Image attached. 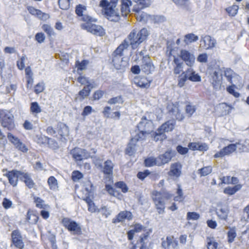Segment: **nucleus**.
I'll return each instance as SVG.
<instances>
[{"label":"nucleus","mask_w":249,"mask_h":249,"mask_svg":"<svg viewBox=\"0 0 249 249\" xmlns=\"http://www.w3.org/2000/svg\"><path fill=\"white\" fill-rule=\"evenodd\" d=\"M71 154L76 161H81L90 157V153L86 149L75 147L71 151Z\"/></svg>","instance_id":"nucleus-10"},{"label":"nucleus","mask_w":249,"mask_h":249,"mask_svg":"<svg viewBox=\"0 0 249 249\" xmlns=\"http://www.w3.org/2000/svg\"><path fill=\"white\" fill-rule=\"evenodd\" d=\"M62 224L69 231L73 232V234L77 235L82 234V231L80 224L75 221L68 217L63 218Z\"/></svg>","instance_id":"nucleus-8"},{"label":"nucleus","mask_w":249,"mask_h":249,"mask_svg":"<svg viewBox=\"0 0 249 249\" xmlns=\"http://www.w3.org/2000/svg\"><path fill=\"white\" fill-rule=\"evenodd\" d=\"M172 1L177 5L184 8H188L190 5L189 0H172Z\"/></svg>","instance_id":"nucleus-42"},{"label":"nucleus","mask_w":249,"mask_h":249,"mask_svg":"<svg viewBox=\"0 0 249 249\" xmlns=\"http://www.w3.org/2000/svg\"><path fill=\"white\" fill-rule=\"evenodd\" d=\"M141 70L146 74L152 73L155 70V67L148 55H145L142 59Z\"/></svg>","instance_id":"nucleus-12"},{"label":"nucleus","mask_w":249,"mask_h":249,"mask_svg":"<svg viewBox=\"0 0 249 249\" xmlns=\"http://www.w3.org/2000/svg\"><path fill=\"white\" fill-rule=\"evenodd\" d=\"M215 213L220 219L226 220L228 216L229 210L227 207H222L220 209H217Z\"/></svg>","instance_id":"nucleus-28"},{"label":"nucleus","mask_w":249,"mask_h":249,"mask_svg":"<svg viewBox=\"0 0 249 249\" xmlns=\"http://www.w3.org/2000/svg\"><path fill=\"white\" fill-rule=\"evenodd\" d=\"M39 219L38 216L36 214V212L32 210H28L26 220L31 224H36Z\"/></svg>","instance_id":"nucleus-31"},{"label":"nucleus","mask_w":249,"mask_h":249,"mask_svg":"<svg viewBox=\"0 0 249 249\" xmlns=\"http://www.w3.org/2000/svg\"><path fill=\"white\" fill-rule=\"evenodd\" d=\"M124 101L122 96H118L115 97L110 98L107 102L109 104H122Z\"/></svg>","instance_id":"nucleus-48"},{"label":"nucleus","mask_w":249,"mask_h":249,"mask_svg":"<svg viewBox=\"0 0 249 249\" xmlns=\"http://www.w3.org/2000/svg\"><path fill=\"white\" fill-rule=\"evenodd\" d=\"M185 73L186 76H187V78L189 80L192 82L201 81V76L198 73H196L192 68H188L185 71Z\"/></svg>","instance_id":"nucleus-25"},{"label":"nucleus","mask_w":249,"mask_h":249,"mask_svg":"<svg viewBox=\"0 0 249 249\" xmlns=\"http://www.w3.org/2000/svg\"><path fill=\"white\" fill-rule=\"evenodd\" d=\"M201 45L204 49H211L214 48L216 43L215 39L213 38L210 36H205L202 37L200 40Z\"/></svg>","instance_id":"nucleus-22"},{"label":"nucleus","mask_w":249,"mask_h":249,"mask_svg":"<svg viewBox=\"0 0 249 249\" xmlns=\"http://www.w3.org/2000/svg\"><path fill=\"white\" fill-rule=\"evenodd\" d=\"M152 197L158 213L159 214L164 213L165 201L171 198L172 195L167 192L155 191L152 193Z\"/></svg>","instance_id":"nucleus-4"},{"label":"nucleus","mask_w":249,"mask_h":249,"mask_svg":"<svg viewBox=\"0 0 249 249\" xmlns=\"http://www.w3.org/2000/svg\"><path fill=\"white\" fill-rule=\"evenodd\" d=\"M69 0H58V4L59 8L62 10H67L70 8Z\"/></svg>","instance_id":"nucleus-43"},{"label":"nucleus","mask_w":249,"mask_h":249,"mask_svg":"<svg viewBox=\"0 0 249 249\" xmlns=\"http://www.w3.org/2000/svg\"><path fill=\"white\" fill-rule=\"evenodd\" d=\"M7 138L9 141L12 143L15 147L21 142L18 137H15L11 133H8Z\"/></svg>","instance_id":"nucleus-46"},{"label":"nucleus","mask_w":249,"mask_h":249,"mask_svg":"<svg viewBox=\"0 0 249 249\" xmlns=\"http://www.w3.org/2000/svg\"><path fill=\"white\" fill-rule=\"evenodd\" d=\"M137 127L139 132L134 136V139L143 140L146 134H152L154 132L153 122L151 119L147 118L146 116L142 117L137 125Z\"/></svg>","instance_id":"nucleus-3"},{"label":"nucleus","mask_w":249,"mask_h":249,"mask_svg":"<svg viewBox=\"0 0 249 249\" xmlns=\"http://www.w3.org/2000/svg\"><path fill=\"white\" fill-rule=\"evenodd\" d=\"M89 62L88 60H83L81 62L79 61L76 62V66L78 70H84L86 69V66L88 65Z\"/></svg>","instance_id":"nucleus-50"},{"label":"nucleus","mask_w":249,"mask_h":249,"mask_svg":"<svg viewBox=\"0 0 249 249\" xmlns=\"http://www.w3.org/2000/svg\"><path fill=\"white\" fill-rule=\"evenodd\" d=\"M133 218V215L131 212L128 211H121L116 216L112 219L113 223H117L122 222L125 220L130 221Z\"/></svg>","instance_id":"nucleus-17"},{"label":"nucleus","mask_w":249,"mask_h":249,"mask_svg":"<svg viewBox=\"0 0 249 249\" xmlns=\"http://www.w3.org/2000/svg\"><path fill=\"white\" fill-rule=\"evenodd\" d=\"M142 9L141 8V6H134L133 11L136 12L135 15L137 20L146 23L150 18V16L146 13L141 12Z\"/></svg>","instance_id":"nucleus-23"},{"label":"nucleus","mask_w":249,"mask_h":249,"mask_svg":"<svg viewBox=\"0 0 249 249\" xmlns=\"http://www.w3.org/2000/svg\"><path fill=\"white\" fill-rule=\"evenodd\" d=\"M82 28L95 36H103L106 34L105 30L100 25L91 23H86L82 24Z\"/></svg>","instance_id":"nucleus-9"},{"label":"nucleus","mask_w":249,"mask_h":249,"mask_svg":"<svg viewBox=\"0 0 249 249\" xmlns=\"http://www.w3.org/2000/svg\"><path fill=\"white\" fill-rule=\"evenodd\" d=\"M176 149L178 152L181 155H185L187 154L189 150L188 148L183 147L181 145H178Z\"/></svg>","instance_id":"nucleus-62"},{"label":"nucleus","mask_w":249,"mask_h":249,"mask_svg":"<svg viewBox=\"0 0 249 249\" xmlns=\"http://www.w3.org/2000/svg\"><path fill=\"white\" fill-rule=\"evenodd\" d=\"M219 108L221 109V114L222 115H226L231 113V111L234 109V107L230 105H228L226 103L219 104Z\"/></svg>","instance_id":"nucleus-32"},{"label":"nucleus","mask_w":249,"mask_h":249,"mask_svg":"<svg viewBox=\"0 0 249 249\" xmlns=\"http://www.w3.org/2000/svg\"><path fill=\"white\" fill-rule=\"evenodd\" d=\"M21 179H23V181L29 188L31 189L34 187L35 183L29 174L22 172Z\"/></svg>","instance_id":"nucleus-34"},{"label":"nucleus","mask_w":249,"mask_h":249,"mask_svg":"<svg viewBox=\"0 0 249 249\" xmlns=\"http://www.w3.org/2000/svg\"><path fill=\"white\" fill-rule=\"evenodd\" d=\"M161 246L164 249H178V243L173 236H168L165 240L162 241Z\"/></svg>","instance_id":"nucleus-18"},{"label":"nucleus","mask_w":249,"mask_h":249,"mask_svg":"<svg viewBox=\"0 0 249 249\" xmlns=\"http://www.w3.org/2000/svg\"><path fill=\"white\" fill-rule=\"evenodd\" d=\"M85 190L89 194H91L93 193L94 190V187L90 180L87 181L85 183Z\"/></svg>","instance_id":"nucleus-52"},{"label":"nucleus","mask_w":249,"mask_h":249,"mask_svg":"<svg viewBox=\"0 0 249 249\" xmlns=\"http://www.w3.org/2000/svg\"><path fill=\"white\" fill-rule=\"evenodd\" d=\"M176 155V151L172 149H168L163 154L160 155L158 157L159 160L158 166H161L168 163Z\"/></svg>","instance_id":"nucleus-13"},{"label":"nucleus","mask_w":249,"mask_h":249,"mask_svg":"<svg viewBox=\"0 0 249 249\" xmlns=\"http://www.w3.org/2000/svg\"><path fill=\"white\" fill-rule=\"evenodd\" d=\"M237 144H230L222 148L219 152L215 153L213 157L215 158H222L226 155H230L236 150Z\"/></svg>","instance_id":"nucleus-20"},{"label":"nucleus","mask_w":249,"mask_h":249,"mask_svg":"<svg viewBox=\"0 0 249 249\" xmlns=\"http://www.w3.org/2000/svg\"><path fill=\"white\" fill-rule=\"evenodd\" d=\"M47 144H48L49 147L53 149H57L58 148V145L57 142L55 140L50 138L48 137V141L47 142Z\"/></svg>","instance_id":"nucleus-54"},{"label":"nucleus","mask_w":249,"mask_h":249,"mask_svg":"<svg viewBox=\"0 0 249 249\" xmlns=\"http://www.w3.org/2000/svg\"><path fill=\"white\" fill-rule=\"evenodd\" d=\"M198 39V36L195 35L194 34L190 33L184 36L183 41L185 44L188 45L192 42L196 41Z\"/></svg>","instance_id":"nucleus-36"},{"label":"nucleus","mask_w":249,"mask_h":249,"mask_svg":"<svg viewBox=\"0 0 249 249\" xmlns=\"http://www.w3.org/2000/svg\"><path fill=\"white\" fill-rule=\"evenodd\" d=\"M119 0H101L99 6L102 8L105 17L109 20L118 22L120 19L118 9L116 8Z\"/></svg>","instance_id":"nucleus-1"},{"label":"nucleus","mask_w":249,"mask_h":249,"mask_svg":"<svg viewBox=\"0 0 249 249\" xmlns=\"http://www.w3.org/2000/svg\"><path fill=\"white\" fill-rule=\"evenodd\" d=\"M169 114L178 121H181L184 118L183 114L180 112L178 104H172L168 106Z\"/></svg>","instance_id":"nucleus-21"},{"label":"nucleus","mask_w":249,"mask_h":249,"mask_svg":"<svg viewBox=\"0 0 249 249\" xmlns=\"http://www.w3.org/2000/svg\"><path fill=\"white\" fill-rule=\"evenodd\" d=\"M47 182L51 190L55 191L58 188L57 180L53 176L50 177Z\"/></svg>","instance_id":"nucleus-37"},{"label":"nucleus","mask_w":249,"mask_h":249,"mask_svg":"<svg viewBox=\"0 0 249 249\" xmlns=\"http://www.w3.org/2000/svg\"><path fill=\"white\" fill-rule=\"evenodd\" d=\"M149 33L145 28H143L140 31L133 30L128 35L127 38L123 42L126 41L128 47L130 45L133 49L137 48L140 44L146 39Z\"/></svg>","instance_id":"nucleus-2"},{"label":"nucleus","mask_w":249,"mask_h":249,"mask_svg":"<svg viewBox=\"0 0 249 249\" xmlns=\"http://www.w3.org/2000/svg\"><path fill=\"white\" fill-rule=\"evenodd\" d=\"M104 210H107V208L105 206L102 207L100 209H98L93 202L88 205V211L91 213H95L96 212L99 213Z\"/></svg>","instance_id":"nucleus-47"},{"label":"nucleus","mask_w":249,"mask_h":249,"mask_svg":"<svg viewBox=\"0 0 249 249\" xmlns=\"http://www.w3.org/2000/svg\"><path fill=\"white\" fill-rule=\"evenodd\" d=\"M22 174L21 171L13 170L6 173L5 176L8 178L10 184L15 187L18 184V178H21Z\"/></svg>","instance_id":"nucleus-14"},{"label":"nucleus","mask_w":249,"mask_h":249,"mask_svg":"<svg viewBox=\"0 0 249 249\" xmlns=\"http://www.w3.org/2000/svg\"><path fill=\"white\" fill-rule=\"evenodd\" d=\"M151 80H148L147 78L143 77L134 79L135 83L140 88H148L150 87Z\"/></svg>","instance_id":"nucleus-27"},{"label":"nucleus","mask_w":249,"mask_h":249,"mask_svg":"<svg viewBox=\"0 0 249 249\" xmlns=\"http://www.w3.org/2000/svg\"><path fill=\"white\" fill-rule=\"evenodd\" d=\"M92 110L93 109L92 107L90 106H87L84 108L82 112V115L83 116H88L91 113Z\"/></svg>","instance_id":"nucleus-61"},{"label":"nucleus","mask_w":249,"mask_h":249,"mask_svg":"<svg viewBox=\"0 0 249 249\" xmlns=\"http://www.w3.org/2000/svg\"><path fill=\"white\" fill-rule=\"evenodd\" d=\"M210 82L215 89H220L222 80V71L220 69L214 71L211 74Z\"/></svg>","instance_id":"nucleus-11"},{"label":"nucleus","mask_w":249,"mask_h":249,"mask_svg":"<svg viewBox=\"0 0 249 249\" xmlns=\"http://www.w3.org/2000/svg\"><path fill=\"white\" fill-rule=\"evenodd\" d=\"M127 48L128 43L126 41L122 42L112 54V62L114 67L117 70L121 69L126 65V62L123 60L122 56L124 55L123 52L127 50Z\"/></svg>","instance_id":"nucleus-5"},{"label":"nucleus","mask_w":249,"mask_h":249,"mask_svg":"<svg viewBox=\"0 0 249 249\" xmlns=\"http://www.w3.org/2000/svg\"><path fill=\"white\" fill-rule=\"evenodd\" d=\"M235 86L232 84L231 86L227 88V90L229 93L233 95L234 97H238L240 95V94L238 92L235 91Z\"/></svg>","instance_id":"nucleus-56"},{"label":"nucleus","mask_w":249,"mask_h":249,"mask_svg":"<svg viewBox=\"0 0 249 249\" xmlns=\"http://www.w3.org/2000/svg\"><path fill=\"white\" fill-rule=\"evenodd\" d=\"M45 39V36L43 33H38L35 36V39L39 43H43Z\"/></svg>","instance_id":"nucleus-60"},{"label":"nucleus","mask_w":249,"mask_h":249,"mask_svg":"<svg viewBox=\"0 0 249 249\" xmlns=\"http://www.w3.org/2000/svg\"><path fill=\"white\" fill-rule=\"evenodd\" d=\"M238 9L239 7L238 5H233L226 8V11L228 13L229 15L233 17L237 14Z\"/></svg>","instance_id":"nucleus-45"},{"label":"nucleus","mask_w":249,"mask_h":249,"mask_svg":"<svg viewBox=\"0 0 249 249\" xmlns=\"http://www.w3.org/2000/svg\"><path fill=\"white\" fill-rule=\"evenodd\" d=\"M140 140L134 139V137L131 138L130 142L128 144L127 147L125 150L126 154L129 156L133 155L135 152V147L136 142Z\"/></svg>","instance_id":"nucleus-30"},{"label":"nucleus","mask_w":249,"mask_h":249,"mask_svg":"<svg viewBox=\"0 0 249 249\" xmlns=\"http://www.w3.org/2000/svg\"><path fill=\"white\" fill-rule=\"evenodd\" d=\"M86 8L85 6L79 4L76 6L75 13L79 17L83 16V11L86 10Z\"/></svg>","instance_id":"nucleus-57"},{"label":"nucleus","mask_w":249,"mask_h":249,"mask_svg":"<svg viewBox=\"0 0 249 249\" xmlns=\"http://www.w3.org/2000/svg\"><path fill=\"white\" fill-rule=\"evenodd\" d=\"M35 141L39 145H46L48 141V137L44 135H36Z\"/></svg>","instance_id":"nucleus-40"},{"label":"nucleus","mask_w":249,"mask_h":249,"mask_svg":"<svg viewBox=\"0 0 249 249\" xmlns=\"http://www.w3.org/2000/svg\"><path fill=\"white\" fill-rule=\"evenodd\" d=\"M212 171V167L211 166L204 167L198 170L200 176H206L210 174Z\"/></svg>","instance_id":"nucleus-44"},{"label":"nucleus","mask_w":249,"mask_h":249,"mask_svg":"<svg viewBox=\"0 0 249 249\" xmlns=\"http://www.w3.org/2000/svg\"><path fill=\"white\" fill-rule=\"evenodd\" d=\"M131 4L130 0H121V13L122 16L126 17L130 12L129 6Z\"/></svg>","instance_id":"nucleus-29"},{"label":"nucleus","mask_w":249,"mask_h":249,"mask_svg":"<svg viewBox=\"0 0 249 249\" xmlns=\"http://www.w3.org/2000/svg\"><path fill=\"white\" fill-rule=\"evenodd\" d=\"M12 242L15 246L19 249H22L24 244L22 240V237L20 231L18 230H14L11 233Z\"/></svg>","instance_id":"nucleus-16"},{"label":"nucleus","mask_w":249,"mask_h":249,"mask_svg":"<svg viewBox=\"0 0 249 249\" xmlns=\"http://www.w3.org/2000/svg\"><path fill=\"white\" fill-rule=\"evenodd\" d=\"M104 92L102 90H98L95 91L93 95V98L94 100H98L102 98Z\"/></svg>","instance_id":"nucleus-64"},{"label":"nucleus","mask_w":249,"mask_h":249,"mask_svg":"<svg viewBox=\"0 0 249 249\" xmlns=\"http://www.w3.org/2000/svg\"><path fill=\"white\" fill-rule=\"evenodd\" d=\"M44 89V84L43 82L38 83L36 85L35 88V92L39 94L42 92Z\"/></svg>","instance_id":"nucleus-59"},{"label":"nucleus","mask_w":249,"mask_h":249,"mask_svg":"<svg viewBox=\"0 0 249 249\" xmlns=\"http://www.w3.org/2000/svg\"><path fill=\"white\" fill-rule=\"evenodd\" d=\"M181 168L182 165L180 163L178 162L172 163L171 165L170 170L169 172V175L178 177L181 174Z\"/></svg>","instance_id":"nucleus-24"},{"label":"nucleus","mask_w":249,"mask_h":249,"mask_svg":"<svg viewBox=\"0 0 249 249\" xmlns=\"http://www.w3.org/2000/svg\"><path fill=\"white\" fill-rule=\"evenodd\" d=\"M175 123L168 121L163 124L155 131L152 133L151 137L155 142L162 141L166 139L165 132L172 131L174 129Z\"/></svg>","instance_id":"nucleus-6"},{"label":"nucleus","mask_w":249,"mask_h":249,"mask_svg":"<svg viewBox=\"0 0 249 249\" xmlns=\"http://www.w3.org/2000/svg\"><path fill=\"white\" fill-rule=\"evenodd\" d=\"M43 31L47 33L49 36L54 35V31L53 28L49 25L44 24L42 26Z\"/></svg>","instance_id":"nucleus-49"},{"label":"nucleus","mask_w":249,"mask_h":249,"mask_svg":"<svg viewBox=\"0 0 249 249\" xmlns=\"http://www.w3.org/2000/svg\"><path fill=\"white\" fill-rule=\"evenodd\" d=\"M150 174V172L148 170H144L143 172H139L137 174V177L141 180H143L146 177Z\"/></svg>","instance_id":"nucleus-63"},{"label":"nucleus","mask_w":249,"mask_h":249,"mask_svg":"<svg viewBox=\"0 0 249 249\" xmlns=\"http://www.w3.org/2000/svg\"><path fill=\"white\" fill-rule=\"evenodd\" d=\"M136 2L137 3L136 5L135 6H141V8H144L145 7H148L149 6V3H146L145 0H133Z\"/></svg>","instance_id":"nucleus-58"},{"label":"nucleus","mask_w":249,"mask_h":249,"mask_svg":"<svg viewBox=\"0 0 249 249\" xmlns=\"http://www.w3.org/2000/svg\"><path fill=\"white\" fill-rule=\"evenodd\" d=\"M30 111L33 114H37L42 111V109L37 102L31 103Z\"/></svg>","instance_id":"nucleus-38"},{"label":"nucleus","mask_w":249,"mask_h":249,"mask_svg":"<svg viewBox=\"0 0 249 249\" xmlns=\"http://www.w3.org/2000/svg\"><path fill=\"white\" fill-rule=\"evenodd\" d=\"M72 179L74 181H78L83 177V175L79 171H74L72 173Z\"/></svg>","instance_id":"nucleus-53"},{"label":"nucleus","mask_w":249,"mask_h":249,"mask_svg":"<svg viewBox=\"0 0 249 249\" xmlns=\"http://www.w3.org/2000/svg\"><path fill=\"white\" fill-rule=\"evenodd\" d=\"M115 186L117 188L122 189L123 193H126L128 191V187L125 183L123 181H119L115 183Z\"/></svg>","instance_id":"nucleus-55"},{"label":"nucleus","mask_w":249,"mask_h":249,"mask_svg":"<svg viewBox=\"0 0 249 249\" xmlns=\"http://www.w3.org/2000/svg\"><path fill=\"white\" fill-rule=\"evenodd\" d=\"M145 164L146 166L151 167L155 165L158 166L159 163L158 158L149 157L147 158L144 160Z\"/></svg>","instance_id":"nucleus-39"},{"label":"nucleus","mask_w":249,"mask_h":249,"mask_svg":"<svg viewBox=\"0 0 249 249\" xmlns=\"http://www.w3.org/2000/svg\"><path fill=\"white\" fill-rule=\"evenodd\" d=\"M57 133L61 137L60 140L64 142L67 141L66 137H68L69 135V128L68 126L65 124L59 122L56 126Z\"/></svg>","instance_id":"nucleus-15"},{"label":"nucleus","mask_w":249,"mask_h":249,"mask_svg":"<svg viewBox=\"0 0 249 249\" xmlns=\"http://www.w3.org/2000/svg\"><path fill=\"white\" fill-rule=\"evenodd\" d=\"M180 57L189 66H192L195 62V56L194 54L186 50L180 51Z\"/></svg>","instance_id":"nucleus-19"},{"label":"nucleus","mask_w":249,"mask_h":249,"mask_svg":"<svg viewBox=\"0 0 249 249\" xmlns=\"http://www.w3.org/2000/svg\"><path fill=\"white\" fill-rule=\"evenodd\" d=\"M187 80H188L187 76H186L185 71L182 72L178 76V86L180 88L183 87Z\"/></svg>","instance_id":"nucleus-41"},{"label":"nucleus","mask_w":249,"mask_h":249,"mask_svg":"<svg viewBox=\"0 0 249 249\" xmlns=\"http://www.w3.org/2000/svg\"><path fill=\"white\" fill-rule=\"evenodd\" d=\"M199 218V214L196 212H188L187 213V220H198Z\"/></svg>","instance_id":"nucleus-51"},{"label":"nucleus","mask_w":249,"mask_h":249,"mask_svg":"<svg viewBox=\"0 0 249 249\" xmlns=\"http://www.w3.org/2000/svg\"><path fill=\"white\" fill-rule=\"evenodd\" d=\"M90 93V90H88L87 87H84L80 90L77 94L76 95L75 101L76 102H82L85 99L87 98Z\"/></svg>","instance_id":"nucleus-26"},{"label":"nucleus","mask_w":249,"mask_h":249,"mask_svg":"<svg viewBox=\"0 0 249 249\" xmlns=\"http://www.w3.org/2000/svg\"><path fill=\"white\" fill-rule=\"evenodd\" d=\"M113 165L112 161L107 160L104 162V166L103 169V172L105 175H112L113 173Z\"/></svg>","instance_id":"nucleus-33"},{"label":"nucleus","mask_w":249,"mask_h":249,"mask_svg":"<svg viewBox=\"0 0 249 249\" xmlns=\"http://www.w3.org/2000/svg\"><path fill=\"white\" fill-rule=\"evenodd\" d=\"M0 121L1 125L9 131H11L15 128L14 116L7 110L0 109Z\"/></svg>","instance_id":"nucleus-7"},{"label":"nucleus","mask_w":249,"mask_h":249,"mask_svg":"<svg viewBox=\"0 0 249 249\" xmlns=\"http://www.w3.org/2000/svg\"><path fill=\"white\" fill-rule=\"evenodd\" d=\"M227 228L229 229L227 232L228 241L229 243H231L236 237V228L235 227H227Z\"/></svg>","instance_id":"nucleus-35"}]
</instances>
